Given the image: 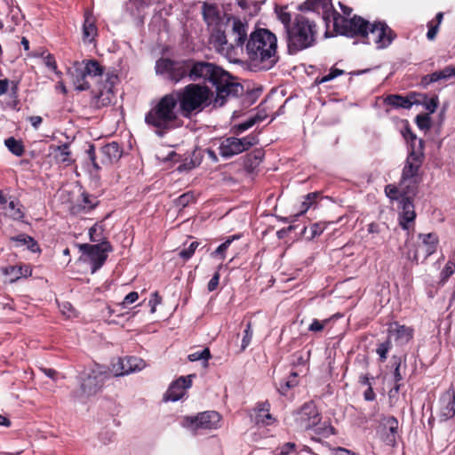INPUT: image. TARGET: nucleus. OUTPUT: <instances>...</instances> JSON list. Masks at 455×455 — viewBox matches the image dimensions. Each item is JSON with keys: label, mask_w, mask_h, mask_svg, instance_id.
<instances>
[{"label": "nucleus", "mask_w": 455, "mask_h": 455, "mask_svg": "<svg viewBox=\"0 0 455 455\" xmlns=\"http://www.w3.org/2000/svg\"><path fill=\"white\" fill-rule=\"evenodd\" d=\"M325 228H326V225L324 223H322V222L314 223L309 228L310 235H308V238L313 239L315 236L320 235L323 232Z\"/></svg>", "instance_id": "nucleus-50"}, {"label": "nucleus", "mask_w": 455, "mask_h": 455, "mask_svg": "<svg viewBox=\"0 0 455 455\" xmlns=\"http://www.w3.org/2000/svg\"><path fill=\"white\" fill-rule=\"evenodd\" d=\"M388 331L391 335L395 336V340L400 344L409 342L413 336V330L405 325H400L397 323L390 324Z\"/></svg>", "instance_id": "nucleus-27"}, {"label": "nucleus", "mask_w": 455, "mask_h": 455, "mask_svg": "<svg viewBox=\"0 0 455 455\" xmlns=\"http://www.w3.org/2000/svg\"><path fill=\"white\" fill-rule=\"evenodd\" d=\"M419 236L422 240V243L419 246L414 258L417 259L418 254L422 251L424 258L427 259L436 251L438 236L435 233L419 234Z\"/></svg>", "instance_id": "nucleus-24"}, {"label": "nucleus", "mask_w": 455, "mask_h": 455, "mask_svg": "<svg viewBox=\"0 0 455 455\" xmlns=\"http://www.w3.org/2000/svg\"><path fill=\"white\" fill-rule=\"evenodd\" d=\"M247 39L246 30H213L211 44L220 54L235 60Z\"/></svg>", "instance_id": "nucleus-5"}, {"label": "nucleus", "mask_w": 455, "mask_h": 455, "mask_svg": "<svg viewBox=\"0 0 455 455\" xmlns=\"http://www.w3.org/2000/svg\"><path fill=\"white\" fill-rule=\"evenodd\" d=\"M83 63L84 65V68H76L74 74V84L78 91H85L90 88V84L86 79L87 76H101L104 72V68L95 60H84Z\"/></svg>", "instance_id": "nucleus-13"}, {"label": "nucleus", "mask_w": 455, "mask_h": 455, "mask_svg": "<svg viewBox=\"0 0 455 455\" xmlns=\"http://www.w3.org/2000/svg\"><path fill=\"white\" fill-rule=\"evenodd\" d=\"M317 196L316 193H309L305 197V200L301 204V210L299 213L296 214V216L301 215L305 213L315 203V200Z\"/></svg>", "instance_id": "nucleus-45"}, {"label": "nucleus", "mask_w": 455, "mask_h": 455, "mask_svg": "<svg viewBox=\"0 0 455 455\" xmlns=\"http://www.w3.org/2000/svg\"><path fill=\"white\" fill-rule=\"evenodd\" d=\"M79 249L89 256L92 262V273H94L103 266L108 258L107 253L112 251V246L108 242L104 241L97 244L83 243L79 245Z\"/></svg>", "instance_id": "nucleus-14"}, {"label": "nucleus", "mask_w": 455, "mask_h": 455, "mask_svg": "<svg viewBox=\"0 0 455 455\" xmlns=\"http://www.w3.org/2000/svg\"><path fill=\"white\" fill-rule=\"evenodd\" d=\"M8 209H9V216L13 219V220H22L23 217H24V213L21 210V205L12 200V201H10L9 204H8Z\"/></svg>", "instance_id": "nucleus-38"}, {"label": "nucleus", "mask_w": 455, "mask_h": 455, "mask_svg": "<svg viewBox=\"0 0 455 455\" xmlns=\"http://www.w3.org/2000/svg\"><path fill=\"white\" fill-rule=\"evenodd\" d=\"M189 78L192 81L204 80L212 83L216 88L217 96L214 105L222 107L228 97H237L243 88L233 80L228 72L209 62L190 60Z\"/></svg>", "instance_id": "nucleus-1"}, {"label": "nucleus", "mask_w": 455, "mask_h": 455, "mask_svg": "<svg viewBox=\"0 0 455 455\" xmlns=\"http://www.w3.org/2000/svg\"><path fill=\"white\" fill-rule=\"evenodd\" d=\"M278 20L283 24L284 28H291V15L287 12V6H278L275 8Z\"/></svg>", "instance_id": "nucleus-35"}, {"label": "nucleus", "mask_w": 455, "mask_h": 455, "mask_svg": "<svg viewBox=\"0 0 455 455\" xmlns=\"http://www.w3.org/2000/svg\"><path fill=\"white\" fill-rule=\"evenodd\" d=\"M423 104L429 113H434L438 107L439 99L437 96H433L431 98L426 97L423 101Z\"/></svg>", "instance_id": "nucleus-48"}, {"label": "nucleus", "mask_w": 455, "mask_h": 455, "mask_svg": "<svg viewBox=\"0 0 455 455\" xmlns=\"http://www.w3.org/2000/svg\"><path fill=\"white\" fill-rule=\"evenodd\" d=\"M228 11L225 8L221 14L218 5L215 4L204 2L202 5L203 17L208 27L220 28L221 26L228 27L231 25L232 28H244L248 26L245 19L242 20L239 17L234 16L228 13Z\"/></svg>", "instance_id": "nucleus-7"}, {"label": "nucleus", "mask_w": 455, "mask_h": 455, "mask_svg": "<svg viewBox=\"0 0 455 455\" xmlns=\"http://www.w3.org/2000/svg\"><path fill=\"white\" fill-rule=\"evenodd\" d=\"M343 74H344V70L339 69L336 68H331L330 70V73L328 75L323 76L321 78H316L315 83L317 84H323V83L331 81L334 78H336L337 76H341Z\"/></svg>", "instance_id": "nucleus-40"}, {"label": "nucleus", "mask_w": 455, "mask_h": 455, "mask_svg": "<svg viewBox=\"0 0 455 455\" xmlns=\"http://www.w3.org/2000/svg\"><path fill=\"white\" fill-rule=\"evenodd\" d=\"M296 444L294 443H286L282 445L275 455H289L295 451Z\"/></svg>", "instance_id": "nucleus-54"}, {"label": "nucleus", "mask_w": 455, "mask_h": 455, "mask_svg": "<svg viewBox=\"0 0 455 455\" xmlns=\"http://www.w3.org/2000/svg\"><path fill=\"white\" fill-rule=\"evenodd\" d=\"M406 190H403L402 192V215L400 219V225L403 228L407 229L408 226L407 224L411 221H413L416 214L414 212V205L411 201V197L415 195L412 194H407Z\"/></svg>", "instance_id": "nucleus-22"}, {"label": "nucleus", "mask_w": 455, "mask_h": 455, "mask_svg": "<svg viewBox=\"0 0 455 455\" xmlns=\"http://www.w3.org/2000/svg\"><path fill=\"white\" fill-rule=\"evenodd\" d=\"M108 378V372L100 365L89 371H84L82 377L81 388L86 395H95L103 386Z\"/></svg>", "instance_id": "nucleus-15"}, {"label": "nucleus", "mask_w": 455, "mask_h": 455, "mask_svg": "<svg viewBox=\"0 0 455 455\" xmlns=\"http://www.w3.org/2000/svg\"><path fill=\"white\" fill-rule=\"evenodd\" d=\"M220 275L219 271H216L207 284L208 291L212 292L215 291L219 285Z\"/></svg>", "instance_id": "nucleus-56"}, {"label": "nucleus", "mask_w": 455, "mask_h": 455, "mask_svg": "<svg viewBox=\"0 0 455 455\" xmlns=\"http://www.w3.org/2000/svg\"><path fill=\"white\" fill-rule=\"evenodd\" d=\"M439 403L441 420H447L455 416V391L452 388H449L442 395Z\"/></svg>", "instance_id": "nucleus-21"}, {"label": "nucleus", "mask_w": 455, "mask_h": 455, "mask_svg": "<svg viewBox=\"0 0 455 455\" xmlns=\"http://www.w3.org/2000/svg\"><path fill=\"white\" fill-rule=\"evenodd\" d=\"M145 367L146 363L141 358L127 356L124 358H118L116 363H113L111 371L115 376L118 377L135 371H140Z\"/></svg>", "instance_id": "nucleus-18"}, {"label": "nucleus", "mask_w": 455, "mask_h": 455, "mask_svg": "<svg viewBox=\"0 0 455 455\" xmlns=\"http://www.w3.org/2000/svg\"><path fill=\"white\" fill-rule=\"evenodd\" d=\"M6 148L16 156H21L24 153V146L21 140L10 137L4 140Z\"/></svg>", "instance_id": "nucleus-33"}, {"label": "nucleus", "mask_w": 455, "mask_h": 455, "mask_svg": "<svg viewBox=\"0 0 455 455\" xmlns=\"http://www.w3.org/2000/svg\"><path fill=\"white\" fill-rule=\"evenodd\" d=\"M455 272V261L448 260L444 268L441 272V282H446L450 276H451Z\"/></svg>", "instance_id": "nucleus-42"}, {"label": "nucleus", "mask_w": 455, "mask_h": 455, "mask_svg": "<svg viewBox=\"0 0 455 455\" xmlns=\"http://www.w3.org/2000/svg\"><path fill=\"white\" fill-rule=\"evenodd\" d=\"M320 421V414L313 402L306 403L295 414V422L300 429H311Z\"/></svg>", "instance_id": "nucleus-17"}, {"label": "nucleus", "mask_w": 455, "mask_h": 455, "mask_svg": "<svg viewBox=\"0 0 455 455\" xmlns=\"http://www.w3.org/2000/svg\"><path fill=\"white\" fill-rule=\"evenodd\" d=\"M199 246V243L196 241L192 242L188 248L182 249L179 255L185 260L189 259L195 253L196 248Z\"/></svg>", "instance_id": "nucleus-43"}, {"label": "nucleus", "mask_w": 455, "mask_h": 455, "mask_svg": "<svg viewBox=\"0 0 455 455\" xmlns=\"http://www.w3.org/2000/svg\"><path fill=\"white\" fill-rule=\"evenodd\" d=\"M319 9L323 11L322 19L325 22L326 28H330L331 23H332V28H339L338 25L343 18L334 9L331 0H306L298 6V11L319 12Z\"/></svg>", "instance_id": "nucleus-8"}, {"label": "nucleus", "mask_w": 455, "mask_h": 455, "mask_svg": "<svg viewBox=\"0 0 455 455\" xmlns=\"http://www.w3.org/2000/svg\"><path fill=\"white\" fill-rule=\"evenodd\" d=\"M329 323V320L325 319L323 321H319L317 319H314L313 322L308 326V331L312 332H320L322 331L325 325Z\"/></svg>", "instance_id": "nucleus-51"}, {"label": "nucleus", "mask_w": 455, "mask_h": 455, "mask_svg": "<svg viewBox=\"0 0 455 455\" xmlns=\"http://www.w3.org/2000/svg\"><path fill=\"white\" fill-rule=\"evenodd\" d=\"M54 157L58 163L66 166L70 165L72 164V159L68 144L57 146L54 148Z\"/></svg>", "instance_id": "nucleus-29"}, {"label": "nucleus", "mask_w": 455, "mask_h": 455, "mask_svg": "<svg viewBox=\"0 0 455 455\" xmlns=\"http://www.w3.org/2000/svg\"><path fill=\"white\" fill-rule=\"evenodd\" d=\"M320 12L299 11L293 19V28H315V19H319Z\"/></svg>", "instance_id": "nucleus-25"}, {"label": "nucleus", "mask_w": 455, "mask_h": 455, "mask_svg": "<svg viewBox=\"0 0 455 455\" xmlns=\"http://www.w3.org/2000/svg\"><path fill=\"white\" fill-rule=\"evenodd\" d=\"M162 301V298L159 296L158 292H154L152 294V297L151 299H149L148 301V304L151 307V313H155L156 312V307L157 305H159Z\"/></svg>", "instance_id": "nucleus-60"}, {"label": "nucleus", "mask_w": 455, "mask_h": 455, "mask_svg": "<svg viewBox=\"0 0 455 455\" xmlns=\"http://www.w3.org/2000/svg\"><path fill=\"white\" fill-rule=\"evenodd\" d=\"M139 299V294L137 291H132L128 293L122 303L120 304L123 307H126L128 305H131L134 302H136Z\"/></svg>", "instance_id": "nucleus-55"}, {"label": "nucleus", "mask_w": 455, "mask_h": 455, "mask_svg": "<svg viewBox=\"0 0 455 455\" xmlns=\"http://www.w3.org/2000/svg\"><path fill=\"white\" fill-rule=\"evenodd\" d=\"M123 151L116 142H111L100 148V164L108 165L117 162L122 156Z\"/></svg>", "instance_id": "nucleus-23"}, {"label": "nucleus", "mask_w": 455, "mask_h": 455, "mask_svg": "<svg viewBox=\"0 0 455 455\" xmlns=\"http://www.w3.org/2000/svg\"><path fill=\"white\" fill-rule=\"evenodd\" d=\"M391 347V342L389 340H387L381 344L379 345L377 347V354L379 355V358L382 362H384L387 359V353Z\"/></svg>", "instance_id": "nucleus-49"}, {"label": "nucleus", "mask_w": 455, "mask_h": 455, "mask_svg": "<svg viewBox=\"0 0 455 455\" xmlns=\"http://www.w3.org/2000/svg\"><path fill=\"white\" fill-rule=\"evenodd\" d=\"M315 432L325 437L334 434V428L330 425H325L323 427H317Z\"/></svg>", "instance_id": "nucleus-64"}, {"label": "nucleus", "mask_w": 455, "mask_h": 455, "mask_svg": "<svg viewBox=\"0 0 455 455\" xmlns=\"http://www.w3.org/2000/svg\"><path fill=\"white\" fill-rule=\"evenodd\" d=\"M402 192H403V189H402L401 186L399 188L391 184L387 185L385 187L386 196L392 200L398 199L399 197L402 198Z\"/></svg>", "instance_id": "nucleus-44"}, {"label": "nucleus", "mask_w": 455, "mask_h": 455, "mask_svg": "<svg viewBox=\"0 0 455 455\" xmlns=\"http://www.w3.org/2000/svg\"><path fill=\"white\" fill-rule=\"evenodd\" d=\"M12 241L16 242L20 246L27 245L28 249L33 252L38 250L36 242L29 235H20L15 237H12Z\"/></svg>", "instance_id": "nucleus-34"}, {"label": "nucleus", "mask_w": 455, "mask_h": 455, "mask_svg": "<svg viewBox=\"0 0 455 455\" xmlns=\"http://www.w3.org/2000/svg\"><path fill=\"white\" fill-rule=\"evenodd\" d=\"M416 123L421 130H427L431 126L430 117L427 115L418 116L416 117Z\"/></svg>", "instance_id": "nucleus-53"}, {"label": "nucleus", "mask_w": 455, "mask_h": 455, "mask_svg": "<svg viewBox=\"0 0 455 455\" xmlns=\"http://www.w3.org/2000/svg\"><path fill=\"white\" fill-rule=\"evenodd\" d=\"M381 433L384 442L388 445H395L399 435V423L394 416L384 417L381 420Z\"/></svg>", "instance_id": "nucleus-20"}, {"label": "nucleus", "mask_w": 455, "mask_h": 455, "mask_svg": "<svg viewBox=\"0 0 455 455\" xmlns=\"http://www.w3.org/2000/svg\"><path fill=\"white\" fill-rule=\"evenodd\" d=\"M221 416L214 411L201 412L196 416L183 419L182 426L191 431L198 429H216L220 427Z\"/></svg>", "instance_id": "nucleus-12"}, {"label": "nucleus", "mask_w": 455, "mask_h": 455, "mask_svg": "<svg viewBox=\"0 0 455 455\" xmlns=\"http://www.w3.org/2000/svg\"><path fill=\"white\" fill-rule=\"evenodd\" d=\"M339 7L342 11V14L340 16L343 18V20L339 22L338 25L339 28H347V23L348 19H350V15L353 12V9L349 6H347L341 3H339Z\"/></svg>", "instance_id": "nucleus-46"}, {"label": "nucleus", "mask_w": 455, "mask_h": 455, "mask_svg": "<svg viewBox=\"0 0 455 455\" xmlns=\"http://www.w3.org/2000/svg\"><path fill=\"white\" fill-rule=\"evenodd\" d=\"M347 28H389L385 21L378 20L370 23L367 20L359 15H354L348 19Z\"/></svg>", "instance_id": "nucleus-26"}, {"label": "nucleus", "mask_w": 455, "mask_h": 455, "mask_svg": "<svg viewBox=\"0 0 455 455\" xmlns=\"http://www.w3.org/2000/svg\"><path fill=\"white\" fill-rule=\"evenodd\" d=\"M3 271L5 275L10 276L11 282H14L22 276H26L28 274L29 275L31 274V271L28 270V267H26L25 270L23 271V267H21L10 266V267L4 268Z\"/></svg>", "instance_id": "nucleus-31"}, {"label": "nucleus", "mask_w": 455, "mask_h": 455, "mask_svg": "<svg viewBox=\"0 0 455 455\" xmlns=\"http://www.w3.org/2000/svg\"><path fill=\"white\" fill-rule=\"evenodd\" d=\"M269 403H262L259 405L258 413L256 415L257 423H261L263 425H270L273 418L269 411Z\"/></svg>", "instance_id": "nucleus-32"}, {"label": "nucleus", "mask_w": 455, "mask_h": 455, "mask_svg": "<svg viewBox=\"0 0 455 455\" xmlns=\"http://www.w3.org/2000/svg\"><path fill=\"white\" fill-rule=\"evenodd\" d=\"M257 143V137L251 134L241 139L235 137H228L221 140L219 147L220 155L224 158H230L235 155L248 150Z\"/></svg>", "instance_id": "nucleus-10"}, {"label": "nucleus", "mask_w": 455, "mask_h": 455, "mask_svg": "<svg viewBox=\"0 0 455 455\" xmlns=\"http://www.w3.org/2000/svg\"><path fill=\"white\" fill-rule=\"evenodd\" d=\"M99 229H100V228L97 224H95L89 229V236L92 242L99 243L101 241L100 233L98 234Z\"/></svg>", "instance_id": "nucleus-59"}, {"label": "nucleus", "mask_w": 455, "mask_h": 455, "mask_svg": "<svg viewBox=\"0 0 455 455\" xmlns=\"http://www.w3.org/2000/svg\"><path fill=\"white\" fill-rule=\"evenodd\" d=\"M299 381H298V374L296 372H291L287 380H285L284 382L283 383H280V387H278V391L285 395L287 391L291 388V387H294L298 385Z\"/></svg>", "instance_id": "nucleus-36"}, {"label": "nucleus", "mask_w": 455, "mask_h": 455, "mask_svg": "<svg viewBox=\"0 0 455 455\" xmlns=\"http://www.w3.org/2000/svg\"><path fill=\"white\" fill-rule=\"evenodd\" d=\"M235 239V236H233L231 239L226 240L224 243H222L218 248L212 253V257L220 256L221 259H225V251L229 247L232 241Z\"/></svg>", "instance_id": "nucleus-47"}, {"label": "nucleus", "mask_w": 455, "mask_h": 455, "mask_svg": "<svg viewBox=\"0 0 455 455\" xmlns=\"http://www.w3.org/2000/svg\"><path fill=\"white\" fill-rule=\"evenodd\" d=\"M343 36L355 39L354 44H375L378 49L389 45L395 35L393 30H325L324 37Z\"/></svg>", "instance_id": "nucleus-6"}, {"label": "nucleus", "mask_w": 455, "mask_h": 455, "mask_svg": "<svg viewBox=\"0 0 455 455\" xmlns=\"http://www.w3.org/2000/svg\"><path fill=\"white\" fill-rule=\"evenodd\" d=\"M385 102L395 108H403L410 109L413 104L409 97H403L397 94L389 95L385 99Z\"/></svg>", "instance_id": "nucleus-30"}, {"label": "nucleus", "mask_w": 455, "mask_h": 455, "mask_svg": "<svg viewBox=\"0 0 455 455\" xmlns=\"http://www.w3.org/2000/svg\"><path fill=\"white\" fill-rule=\"evenodd\" d=\"M178 99L179 110L182 116L190 118L201 112L210 103L212 92L207 86L190 84L172 92Z\"/></svg>", "instance_id": "nucleus-4"}, {"label": "nucleus", "mask_w": 455, "mask_h": 455, "mask_svg": "<svg viewBox=\"0 0 455 455\" xmlns=\"http://www.w3.org/2000/svg\"><path fill=\"white\" fill-rule=\"evenodd\" d=\"M194 375H188L187 377H180L178 379L173 381L164 395V401L165 402H177L181 399L187 389L192 385V378Z\"/></svg>", "instance_id": "nucleus-19"}, {"label": "nucleus", "mask_w": 455, "mask_h": 455, "mask_svg": "<svg viewBox=\"0 0 455 455\" xmlns=\"http://www.w3.org/2000/svg\"><path fill=\"white\" fill-rule=\"evenodd\" d=\"M246 51L253 65L261 69H270L278 61L277 39L270 30H253Z\"/></svg>", "instance_id": "nucleus-2"}, {"label": "nucleus", "mask_w": 455, "mask_h": 455, "mask_svg": "<svg viewBox=\"0 0 455 455\" xmlns=\"http://www.w3.org/2000/svg\"><path fill=\"white\" fill-rule=\"evenodd\" d=\"M443 18V12H438L435 18L427 23V28H438Z\"/></svg>", "instance_id": "nucleus-63"}, {"label": "nucleus", "mask_w": 455, "mask_h": 455, "mask_svg": "<svg viewBox=\"0 0 455 455\" xmlns=\"http://www.w3.org/2000/svg\"><path fill=\"white\" fill-rule=\"evenodd\" d=\"M87 154L92 163L93 167L96 170L100 169V163L97 161L95 147L93 145H90L89 149L87 150Z\"/></svg>", "instance_id": "nucleus-57"}, {"label": "nucleus", "mask_w": 455, "mask_h": 455, "mask_svg": "<svg viewBox=\"0 0 455 455\" xmlns=\"http://www.w3.org/2000/svg\"><path fill=\"white\" fill-rule=\"evenodd\" d=\"M259 120V118H258L256 116L250 118V119L246 120L245 122L239 124L238 130L240 132H244V131L248 130L249 128L252 127Z\"/></svg>", "instance_id": "nucleus-58"}, {"label": "nucleus", "mask_w": 455, "mask_h": 455, "mask_svg": "<svg viewBox=\"0 0 455 455\" xmlns=\"http://www.w3.org/2000/svg\"><path fill=\"white\" fill-rule=\"evenodd\" d=\"M422 164V155L412 150L408 156L402 172L400 186L407 194H416L418 173Z\"/></svg>", "instance_id": "nucleus-9"}, {"label": "nucleus", "mask_w": 455, "mask_h": 455, "mask_svg": "<svg viewBox=\"0 0 455 455\" xmlns=\"http://www.w3.org/2000/svg\"><path fill=\"white\" fill-rule=\"evenodd\" d=\"M383 229L381 225L379 223L371 222L367 227L368 235H370V239L375 240L374 243H378L380 240V235Z\"/></svg>", "instance_id": "nucleus-39"}, {"label": "nucleus", "mask_w": 455, "mask_h": 455, "mask_svg": "<svg viewBox=\"0 0 455 455\" xmlns=\"http://www.w3.org/2000/svg\"><path fill=\"white\" fill-rule=\"evenodd\" d=\"M451 69L448 68V67H446L445 68H443L441 71L435 72L429 76H425L424 81L426 82V84L434 83V82L439 81L441 79H445V78L451 77Z\"/></svg>", "instance_id": "nucleus-37"}, {"label": "nucleus", "mask_w": 455, "mask_h": 455, "mask_svg": "<svg viewBox=\"0 0 455 455\" xmlns=\"http://www.w3.org/2000/svg\"><path fill=\"white\" fill-rule=\"evenodd\" d=\"M252 339V330H251V324L249 323L247 324L246 329L244 330V335L242 340V349L244 350L249 344L251 343Z\"/></svg>", "instance_id": "nucleus-52"}, {"label": "nucleus", "mask_w": 455, "mask_h": 455, "mask_svg": "<svg viewBox=\"0 0 455 455\" xmlns=\"http://www.w3.org/2000/svg\"><path fill=\"white\" fill-rule=\"evenodd\" d=\"M190 60L173 61L160 59L156 63V73L166 75L169 79L179 82L186 76H189Z\"/></svg>", "instance_id": "nucleus-11"}, {"label": "nucleus", "mask_w": 455, "mask_h": 455, "mask_svg": "<svg viewBox=\"0 0 455 455\" xmlns=\"http://www.w3.org/2000/svg\"><path fill=\"white\" fill-rule=\"evenodd\" d=\"M82 196L83 204L73 205L70 208V212L72 214H79L81 212L86 213L97 205L98 202L95 200V198H92L90 195L83 193Z\"/></svg>", "instance_id": "nucleus-28"}, {"label": "nucleus", "mask_w": 455, "mask_h": 455, "mask_svg": "<svg viewBox=\"0 0 455 455\" xmlns=\"http://www.w3.org/2000/svg\"><path fill=\"white\" fill-rule=\"evenodd\" d=\"M178 99L169 93L163 96L145 116L148 125L155 128L158 136H163L167 131L175 127L178 120Z\"/></svg>", "instance_id": "nucleus-3"}, {"label": "nucleus", "mask_w": 455, "mask_h": 455, "mask_svg": "<svg viewBox=\"0 0 455 455\" xmlns=\"http://www.w3.org/2000/svg\"><path fill=\"white\" fill-rule=\"evenodd\" d=\"M83 28H96L95 19L91 13H85Z\"/></svg>", "instance_id": "nucleus-62"}, {"label": "nucleus", "mask_w": 455, "mask_h": 455, "mask_svg": "<svg viewBox=\"0 0 455 455\" xmlns=\"http://www.w3.org/2000/svg\"><path fill=\"white\" fill-rule=\"evenodd\" d=\"M194 200H195V196H194L193 193L188 192V193H185V194L181 195L180 196H179L175 200V204L177 207L184 208V207L188 206V204H190L192 202H194Z\"/></svg>", "instance_id": "nucleus-41"}, {"label": "nucleus", "mask_w": 455, "mask_h": 455, "mask_svg": "<svg viewBox=\"0 0 455 455\" xmlns=\"http://www.w3.org/2000/svg\"><path fill=\"white\" fill-rule=\"evenodd\" d=\"M44 59V64L49 68L53 70L55 73H58L57 72V64H56L53 55H52L51 53H47Z\"/></svg>", "instance_id": "nucleus-61"}, {"label": "nucleus", "mask_w": 455, "mask_h": 455, "mask_svg": "<svg viewBox=\"0 0 455 455\" xmlns=\"http://www.w3.org/2000/svg\"><path fill=\"white\" fill-rule=\"evenodd\" d=\"M288 52L294 54L313 45L315 40L314 30H286Z\"/></svg>", "instance_id": "nucleus-16"}]
</instances>
